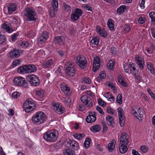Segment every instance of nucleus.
I'll return each mask as SVG.
<instances>
[{"label":"nucleus","mask_w":155,"mask_h":155,"mask_svg":"<svg viewBox=\"0 0 155 155\" xmlns=\"http://www.w3.org/2000/svg\"><path fill=\"white\" fill-rule=\"evenodd\" d=\"M126 7V5H121L117 8L116 11L117 12L119 15L121 14L124 12Z\"/></svg>","instance_id":"obj_33"},{"label":"nucleus","mask_w":155,"mask_h":155,"mask_svg":"<svg viewBox=\"0 0 155 155\" xmlns=\"http://www.w3.org/2000/svg\"><path fill=\"white\" fill-rule=\"evenodd\" d=\"M21 62V60L16 59L15 60L13 61V64L14 67H15L20 64V63Z\"/></svg>","instance_id":"obj_51"},{"label":"nucleus","mask_w":155,"mask_h":155,"mask_svg":"<svg viewBox=\"0 0 155 155\" xmlns=\"http://www.w3.org/2000/svg\"><path fill=\"white\" fill-rule=\"evenodd\" d=\"M60 87L61 91L66 94L69 95L71 94V91L70 88L68 86L67 84L64 83H62L61 84Z\"/></svg>","instance_id":"obj_19"},{"label":"nucleus","mask_w":155,"mask_h":155,"mask_svg":"<svg viewBox=\"0 0 155 155\" xmlns=\"http://www.w3.org/2000/svg\"><path fill=\"white\" fill-rule=\"evenodd\" d=\"M36 67L32 64H25L19 67L17 70L18 73L21 74L31 73L35 72Z\"/></svg>","instance_id":"obj_3"},{"label":"nucleus","mask_w":155,"mask_h":155,"mask_svg":"<svg viewBox=\"0 0 155 155\" xmlns=\"http://www.w3.org/2000/svg\"><path fill=\"white\" fill-rule=\"evenodd\" d=\"M22 53V50L20 49H14L9 53V56L12 59L19 57Z\"/></svg>","instance_id":"obj_16"},{"label":"nucleus","mask_w":155,"mask_h":155,"mask_svg":"<svg viewBox=\"0 0 155 155\" xmlns=\"http://www.w3.org/2000/svg\"><path fill=\"white\" fill-rule=\"evenodd\" d=\"M115 64V62L114 61L112 60H109L107 63V66L108 68L111 70H113Z\"/></svg>","instance_id":"obj_34"},{"label":"nucleus","mask_w":155,"mask_h":155,"mask_svg":"<svg viewBox=\"0 0 155 155\" xmlns=\"http://www.w3.org/2000/svg\"><path fill=\"white\" fill-rule=\"evenodd\" d=\"M58 136V132L56 130H52L45 133L43 136L44 139L47 142H55Z\"/></svg>","instance_id":"obj_4"},{"label":"nucleus","mask_w":155,"mask_h":155,"mask_svg":"<svg viewBox=\"0 0 155 155\" xmlns=\"http://www.w3.org/2000/svg\"><path fill=\"white\" fill-rule=\"evenodd\" d=\"M106 77V74L105 71H103L101 72L99 74L98 78L101 79H104Z\"/></svg>","instance_id":"obj_56"},{"label":"nucleus","mask_w":155,"mask_h":155,"mask_svg":"<svg viewBox=\"0 0 155 155\" xmlns=\"http://www.w3.org/2000/svg\"><path fill=\"white\" fill-rule=\"evenodd\" d=\"M99 41L100 39L98 37L94 36L93 37L91 42L93 45H98Z\"/></svg>","instance_id":"obj_38"},{"label":"nucleus","mask_w":155,"mask_h":155,"mask_svg":"<svg viewBox=\"0 0 155 155\" xmlns=\"http://www.w3.org/2000/svg\"><path fill=\"white\" fill-rule=\"evenodd\" d=\"M147 68L150 73L152 74L155 75V69L153 67V64L150 62L147 63Z\"/></svg>","instance_id":"obj_25"},{"label":"nucleus","mask_w":155,"mask_h":155,"mask_svg":"<svg viewBox=\"0 0 155 155\" xmlns=\"http://www.w3.org/2000/svg\"><path fill=\"white\" fill-rule=\"evenodd\" d=\"M107 124L110 126L113 127L114 124V118L110 115H108L106 118Z\"/></svg>","instance_id":"obj_28"},{"label":"nucleus","mask_w":155,"mask_h":155,"mask_svg":"<svg viewBox=\"0 0 155 155\" xmlns=\"http://www.w3.org/2000/svg\"><path fill=\"white\" fill-rule=\"evenodd\" d=\"M146 20V18L140 16L138 20V22L140 24H143Z\"/></svg>","instance_id":"obj_53"},{"label":"nucleus","mask_w":155,"mask_h":155,"mask_svg":"<svg viewBox=\"0 0 155 155\" xmlns=\"http://www.w3.org/2000/svg\"><path fill=\"white\" fill-rule=\"evenodd\" d=\"M110 52L111 54L115 57L118 54V51L116 48L114 47H112L110 49Z\"/></svg>","instance_id":"obj_37"},{"label":"nucleus","mask_w":155,"mask_h":155,"mask_svg":"<svg viewBox=\"0 0 155 155\" xmlns=\"http://www.w3.org/2000/svg\"><path fill=\"white\" fill-rule=\"evenodd\" d=\"M117 80L118 82L123 86L126 87L127 86V84L125 81L124 80V79L122 78L120 76V77H118Z\"/></svg>","instance_id":"obj_39"},{"label":"nucleus","mask_w":155,"mask_h":155,"mask_svg":"<svg viewBox=\"0 0 155 155\" xmlns=\"http://www.w3.org/2000/svg\"><path fill=\"white\" fill-rule=\"evenodd\" d=\"M8 13L11 14L15 11L17 8V5L15 3H10L7 6Z\"/></svg>","instance_id":"obj_22"},{"label":"nucleus","mask_w":155,"mask_h":155,"mask_svg":"<svg viewBox=\"0 0 155 155\" xmlns=\"http://www.w3.org/2000/svg\"><path fill=\"white\" fill-rule=\"evenodd\" d=\"M83 82L85 83L90 84L91 81V80L88 77H84L82 79Z\"/></svg>","instance_id":"obj_57"},{"label":"nucleus","mask_w":155,"mask_h":155,"mask_svg":"<svg viewBox=\"0 0 155 155\" xmlns=\"http://www.w3.org/2000/svg\"><path fill=\"white\" fill-rule=\"evenodd\" d=\"M24 15L26 21L35 22L37 15L35 10L32 8H26L24 11Z\"/></svg>","instance_id":"obj_2"},{"label":"nucleus","mask_w":155,"mask_h":155,"mask_svg":"<svg viewBox=\"0 0 155 155\" xmlns=\"http://www.w3.org/2000/svg\"><path fill=\"white\" fill-rule=\"evenodd\" d=\"M67 77L72 78L76 72V69L71 65L67 67L65 70Z\"/></svg>","instance_id":"obj_14"},{"label":"nucleus","mask_w":155,"mask_h":155,"mask_svg":"<svg viewBox=\"0 0 155 155\" xmlns=\"http://www.w3.org/2000/svg\"><path fill=\"white\" fill-rule=\"evenodd\" d=\"M143 110L141 108L139 107L137 110V112L136 111H134V115L138 119L140 118H141L143 116L144 114Z\"/></svg>","instance_id":"obj_23"},{"label":"nucleus","mask_w":155,"mask_h":155,"mask_svg":"<svg viewBox=\"0 0 155 155\" xmlns=\"http://www.w3.org/2000/svg\"><path fill=\"white\" fill-rule=\"evenodd\" d=\"M91 139L90 138H86L84 143V147L86 149L88 148L90 145Z\"/></svg>","instance_id":"obj_35"},{"label":"nucleus","mask_w":155,"mask_h":155,"mask_svg":"<svg viewBox=\"0 0 155 155\" xmlns=\"http://www.w3.org/2000/svg\"><path fill=\"white\" fill-rule=\"evenodd\" d=\"M2 27L9 33L12 32L13 31V29L12 28H10L8 24H7L5 22L2 25Z\"/></svg>","instance_id":"obj_30"},{"label":"nucleus","mask_w":155,"mask_h":155,"mask_svg":"<svg viewBox=\"0 0 155 155\" xmlns=\"http://www.w3.org/2000/svg\"><path fill=\"white\" fill-rule=\"evenodd\" d=\"M81 100L83 104L87 106V107L89 108L92 107L93 104L92 102L91 99L86 95H83L81 97Z\"/></svg>","instance_id":"obj_13"},{"label":"nucleus","mask_w":155,"mask_h":155,"mask_svg":"<svg viewBox=\"0 0 155 155\" xmlns=\"http://www.w3.org/2000/svg\"><path fill=\"white\" fill-rule=\"evenodd\" d=\"M99 32L98 34L104 38L106 37L107 36V34L105 31L102 29V30Z\"/></svg>","instance_id":"obj_50"},{"label":"nucleus","mask_w":155,"mask_h":155,"mask_svg":"<svg viewBox=\"0 0 155 155\" xmlns=\"http://www.w3.org/2000/svg\"><path fill=\"white\" fill-rule=\"evenodd\" d=\"M63 153L64 155H76L74 150L70 148H68L64 150Z\"/></svg>","instance_id":"obj_36"},{"label":"nucleus","mask_w":155,"mask_h":155,"mask_svg":"<svg viewBox=\"0 0 155 155\" xmlns=\"http://www.w3.org/2000/svg\"><path fill=\"white\" fill-rule=\"evenodd\" d=\"M74 138L78 140H81L85 136L84 134L76 133L73 135Z\"/></svg>","instance_id":"obj_40"},{"label":"nucleus","mask_w":155,"mask_h":155,"mask_svg":"<svg viewBox=\"0 0 155 155\" xmlns=\"http://www.w3.org/2000/svg\"><path fill=\"white\" fill-rule=\"evenodd\" d=\"M23 107L24 110L28 113L35 109L36 104L35 101L31 98L28 99L24 103Z\"/></svg>","instance_id":"obj_5"},{"label":"nucleus","mask_w":155,"mask_h":155,"mask_svg":"<svg viewBox=\"0 0 155 155\" xmlns=\"http://www.w3.org/2000/svg\"><path fill=\"white\" fill-rule=\"evenodd\" d=\"M97 101L98 104L101 107H104L106 105V103L101 99L98 98Z\"/></svg>","instance_id":"obj_54"},{"label":"nucleus","mask_w":155,"mask_h":155,"mask_svg":"<svg viewBox=\"0 0 155 155\" xmlns=\"http://www.w3.org/2000/svg\"><path fill=\"white\" fill-rule=\"evenodd\" d=\"M18 35V33H16L12 35L11 39L13 42H15V41L17 39Z\"/></svg>","instance_id":"obj_55"},{"label":"nucleus","mask_w":155,"mask_h":155,"mask_svg":"<svg viewBox=\"0 0 155 155\" xmlns=\"http://www.w3.org/2000/svg\"><path fill=\"white\" fill-rule=\"evenodd\" d=\"M107 111L109 114H116L117 112L116 111L111 108L110 107H108L107 109Z\"/></svg>","instance_id":"obj_47"},{"label":"nucleus","mask_w":155,"mask_h":155,"mask_svg":"<svg viewBox=\"0 0 155 155\" xmlns=\"http://www.w3.org/2000/svg\"><path fill=\"white\" fill-rule=\"evenodd\" d=\"M54 109L57 113L61 114L65 111V109L62 105L61 104L58 103H54L53 104Z\"/></svg>","instance_id":"obj_15"},{"label":"nucleus","mask_w":155,"mask_h":155,"mask_svg":"<svg viewBox=\"0 0 155 155\" xmlns=\"http://www.w3.org/2000/svg\"><path fill=\"white\" fill-rule=\"evenodd\" d=\"M116 101L119 104H122V97L121 95L120 94H119L118 95Z\"/></svg>","instance_id":"obj_45"},{"label":"nucleus","mask_w":155,"mask_h":155,"mask_svg":"<svg viewBox=\"0 0 155 155\" xmlns=\"http://www.w3.org/2000/svg\"><path fill=\"white\" fill-rule=\"evenodd\" d=\"M83 13V11L81 9L76 8L72 11L71 15V18L73 21H77L82 16Z\"/></svg>","instance_id":"obj_9"},{"label":"nucleus","mask_w":155,"mask_h":155,"mask_svg":"<svg viewBox=\"0 0 155 155\" xmlns=\"http://www.w3.org/2000/svg\"><path fill=\"white\" fill-rule=\"evenodd\" d=\"M51 5L53 8L57 10L58 7V0H52L51 2Z\"/></svg>","instance_id":"obj_42"},{"label":"nucleus","mask_w":155,"mask_h":155,"mask_svg":"<svg viewBox=\"0 0 155 155\" xmlns=\"http://www.w3.org/2000/svg\"><path fill=\"white\" fill-rule=\"evenodd\" d=\"M76 62L81 69L86 68L87 66V61L86 58L82 55H78L75 60Z\"/></svg>","instance_id":"obj_6"},{"label":"nucleus","mask_w":155,"mask_h":155,"mask_svg":"<svg viewBox=\"0 0 155 155\" xmlns=\"http://www.w3.org/2000/svg\"><path fill=\"white\" fill-rule=\"evenodd\" d=\"M149 17L151 18V23L153 25H155V12L152 11L149 14Z\"/></svg>","instance_id":"obj_31"},{"label":"nucleus","mask_w":155,"mask_h":155,"mask_svg":"<svg viewBox=\"0 0 155 155\" xmlns=\"http://www.w3.org/2000/svg\"><path fill=\"white\" fill-rule=\"evenodd\" d=\"M53 61L52 59H49L43 64V67L44 68H52L53 66Z\"/></svg>","instance_id":"obj_27"},{"label":"nucleus","mask_w":155,"mask_h":155,"mask_svg":"<svg viewBox=\"0 0 155 155\" xmlns=\"http://www.w3.org/2000/svg\"><path fill=\"white\" fill-rule=\"evenodd\" d=\"M56 11L55 9L54 8L51 9H50L49 12L50 15L51 17L52 18H53L55 16V11Z\"/></svg>","instance_id":"obj_63"},{"label":"nucleus","mask_w":155,"mask_h":155,"mask_svg":"<svg viewBox=\"0 0 155 155\" xmlns=\"http://www.w3.org/2000/svg\"><path fill=\"white\" fill-rule=\"evenodd\" d=\"M20 95L19 93L17 91L13 92L12 94V97L14 98L17 99L19 97Z\"/></svg>","instance_id":"obj_58"},{"label":"nucleus","mask_w":155,"mask_h":155,"mask_svg":"<svg viewBox=\"0 0 155 155\" xmlns=\"http://www.w3.org/2000/svg\"><path fill=\"white\" fill-rule=\"evenodd\" d=\"M13 22L15 24L18 26L20 24V19L18 17L14 18L13 19Z\"/></svg>","instance_id":"obj_48"},{"label":"nucleus","mask_w":155,"mask_h":155,"mask_svg":"<svg viewBox=\"0 0 155 155\" xmlns=\"http://www.w3.org/2000/svg\"><path fill=\"white\" fill-rule=\"evenodd\" d=\"M20 45L22 48H26L29 45V44L26 41H24L21 42Z\"/></svg>","instance_id":"obj_60"},{"label":"nucleus","mask_w":155,"mask_h":155,"mask_svg":"<svg viewBox=\"0 0 155 155\" xmlns=\"http://www.w3.org/2000/svg\"><path fill=\"white\" fill-rule=\"evenodd\" d=\"M66 143L71 147V149H72L74 151L78 150L80 149L79 143L75 140H71L70 138H68L66 140L65 143Z\"/></svg>","instance_id":"obj_10"},{"label":"nucleus","mask_w":155,"mask_h":155,"mask_svg":"<svg viewBox=\"0 0 155 155\" xmlns=\"http://www.w3.org/2000/svg\"><path fill=\"white\" fill-rule=\"evenodd\" d=\"M127 145H125L122 143H120L119 148L120 153L124 154L127 151L128 149L127 147Z\"/></svg>","instance_id":"obj_26"},{"label":"nucleus","mask_w":155,"mask_h":155,"mask_svg":"<svg viewBox=\"0 0 155 155\" xmlns=\"http://www.w3.org/2000/svg\"><path fill=\"white\" fill-rule=\"evenodd\" d=\"M147 91L151 97L154 100H155V94L152 92L150 88H148L147 90Z\"/></svg>","instance_id":"obj_61"},{"label":"nucleus","mask_w":155,"mask_h":155,"mask_svg":"<svg viewBox=\"0 0 155 155\" xmlns=\"http://www.w3.org/2000/svg\"><path fill=\"white\" fill-rule=\"evenodd\" d=\"M114 21L112 19H108L107 22V25L109 29L111 30L112 31L114 29Z\"/></svg>","instance_id":"obj_32"},{"label":"nucleus","mask_w":155,"mask_h":155,"mask_svg":"<svg viewBox=\"0 0 155 155\" xmlns=\"http://www.w3.org/2000/svg\"><path fill=\"white\" fill-rule=\"evenodd\" d=\"M6 41V39L5 35H2L0 32V44H2Z\"/></svg>","instance_id":"obj_46"},{"label":"nucleus","mask_w":155,"mask_h":155,"mask_svg":"<svg viewBox=\"0 0 155 155\" xmlns=\"http://www.w3.org/2000/svg\"><path fill=\"white\" fill-rule=\"evenodd\" d=\"M117 112L118 114V116L124 115V112L121 107H119L118 108Z\"/></svg>","instance_id":"obj_52"},{"label":"nucleus","mask_w":155,"mask_h":155,"mask_svg":"<svg viewBox=\"0 0 155 155\" xmlns=\"http://www.w3.org/2000/svg\"><path fill=\"white\" fill-rule=\"evenodd\" d=\"M57 54L61 58H64L65 54V51L61 50H56Z\"/></svg>","instance_id":"obj_43"},{"label":"nucleus","mask_w":155,"mask_h":155,"mask_svg":"<svg viewBox=\"0 0 155 155\" xmlns=\"http://www.w3.org/2000/svg\"><path fill=\"white\" fill-rule=\"evenodd\" d=\"M47 117L45 113L42 111L35 113L32 117L33 123L35 125H39L46 121Z\"/></svg>","instance_id":"obj_1"},{"label":"nucleus","mask_w":155,"mask_h":155,"mask_svg":"<svg viewBox=\"0 0 155 155\" xmlns=\"http://www.w3.org/2000/svg\"><path fill=\"white\" fill-rule=\"evenodd\" d=\"M119 119V123L120 126L123 127L125 123V118L124 115L118 116Z\"/></svg>","instance_id":"obj_41"},{"label":"nucleus","mask_w":155,"mask_h":155,"mask_svg":"<svg viewBox=\"0 0 155 155\" xmlns=\"http://www.w3.org/2000/svg\"><path fill=\"white\" fill-rule=\"evenodd\" d=\"M129 136L126 133H123L121 134L120 140V143H123L127 145L129 142Z\"/></svg>","instance_id":"obj_21"},{"label":"nucleus","mask_w":155,"mask_h":155,"mask_svg":"<svg viewBox=\"0 0 155 155\" xmlns=\"http://www.w3.org/2000/svg\"><path fill=\"white\" fill-rule=\"evenodd\" d=\"M141 151L143 153H146L148 149V148L145 145L142 146L140 148Z\"/></svg>","instance_id":"obj_59"},{"label":"nucleus","mask_w":155,"mask_h":155,"mask_svg":"<svg viewBox=\"0 0 155 155\" xmlns=\"http://www.w3.org/2000/svg\"><path fill=\"white\" fill-rule=\"evenodd\" d=\"M90 130L94 133H97L99 132L101 130V127L98 124H96L91 126L90 128Z\"/></svg>","instance_id":"obj_29"},{"label":"nucleus","mask_w":155,"mask_h":155,"mask_svg":"<svg viewBox=\"0 0 155 155\" xmlns=\"http://www.w3.org/2000/svg\"><path fill=\"white\" fill-rule=\"evenodd\" d=\"M36 95L39 97H42L44 95V92L43 90H40L36 91Z\"/></svg>","instance_id":"obj_44"},{"label":"nucleus","mask_w":155,"mask_h":155,"mask_svg":"<svg viewBox=\"0 0 155 155\" xmlns=\"http://www.w3.org/2000/svg\"><path fill=\"white\" fill-rule=\"evenodd\" d=\"M150 31L152 37L155 38V28L154 27L151 28Z\"/></svg>","instance_id":"obj_64"},{"label":"nucleus","mask_w":155,"mask_h":155,"mask_svg":"<svg viewBox=\"0 0 155 155\" xmlns=\"http://www.w3.org/2000/svg\"><path fill=\"white\" fill-rule=\"evenodd\" d=\"M14 84L19 86L23 87H28V83L25 80V78L21 77L15 78L13 80Z\"/></svg>","instance_id":"obj_8"},{"label":"nucleus","mask_w":155,"mask_h":155,"mask_svg":"<svg viewBox=\"0 0 155 155\" xmlns=\"http://www.w3.org/2000/svg\"><path fill=\"white\" fill-rule=\"evenodd\" d=\"M63 6L65 11L69 12L71 11V7L70 5L66 4L65 3H64Z\"/></svg>","instance_id":"obj_49"},{"label":"nucleus","mask_w":155,"mask_h":155,"mask_svg":"<svg viewBox=\"0 0 155 155\" xmlns=\"http://www.w3.org/2000/svg\"><path fill=\"white\" fill-rule=\"evenodd\" d=\"M134 60L139 70H142L145 66V62L143 57L139 54L136 55Z\"/></svg>","instance_id":"obj_11"},{"label":"nucleus","mask_w":155,"mask_h":155,"mask_svg":"<svg viewBox=\"0 0 155 155\" xmlns=\"http://www.w3.org/2000/svg\"><path fill=\"white\" fill-rule=\"evenodd\" d=\"M101 65V60L98 56H96L94 57L93 63V70L94 72H96L100 67Z\"/></svg>","instance_id":"obj_17"},{"label":"nucleus","mask_w":155,"mask_h":155,"mask_svg":"<svg viewBox=\"0 0 155 155\" xmlns=\"http://www.w3.org/2000/svg\"><path fill=\"white\" fill-rule=\"evenodd\" d=\"M96 114L95 112H90L89 114L87 117L86 120L88 123H92L96 120Z\"/></svg>","instance_id":"obj_18"},{"label":"nucleus","mask_w":155,"mask_h":155,"mask_svg":"<svg viewBox=\"0 0 155 155\" xmlns=\"http://www.w3.org/2000/svg\"><path fill=\"white\" fill-rule=\"evenodd\" d=\"M28 36L29 38H32L35 35V34L32 31H29L28 32Z\"/></svg>","instance_id":"obj_62"},{"label":"nucleus","mask_w":155,"mask_h":155,"mask_svg":"<svg viewBox=\"0 0 155 155\" xmlns=\"http://www.w3.org/2000/svg\"><path fill=\"white\" fill-rule=\"evenodd\" d=\"M54 42L55 44L60 46H63L65 43L64 37L63 36H56L54 39Z\"/></svg>","instance_id":"obj_20"},{"label":"nucleus","mask_w":155,"mask_h":155,"mask_svg":"<svg viewBox=\"0 0 155 155\" xmlns=\"http://www.w3.org/2000/svg\"><path fill=\"white\" fill-rule=\"evenodd\" d=\"M49 33L46 31H44L40 35L37 40L38 45H41L45 43L49 38Z\"/></svg>","instance_id":"obj_12"},{"label":"nucleus","mask_w":155,"mask_h":155,"mask_svg":"<svg viewBox=\"0 0 155 155\" xmlns=\"http://www.w3.org/2000/svg\"><path fill=\"white\" fill-rule=\"evenodd\" d=\"M115 140H113L111 141V142L108 144L107 149V150L110 152L113 151L115 147Z\"/></svg>","instance_id":"obj_24"},{"label":"nucleus","mask_w":155,"mask_h":155,"mask_svg":"<svg viewBox=\"0 0 155 155\" xmlns=\"http://www.w3.org/2000/svg\"><path fill=\"white\" fill-rule=\"evenodd\" d=\"M26 77L27 81L32 86L37 87L39 85L40 81L37 75L34 74H29Z\"/></svg>","instance_id":"obj_7"}]
</instances>
